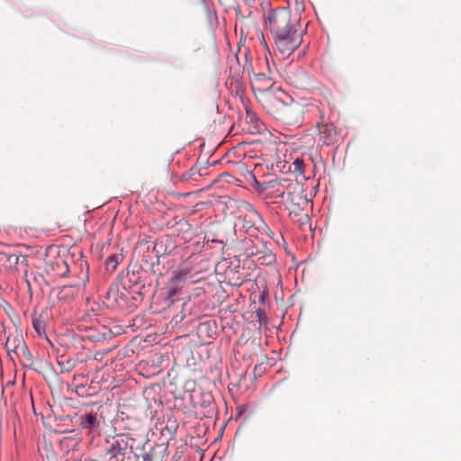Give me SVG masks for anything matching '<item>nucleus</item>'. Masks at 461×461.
<instances>
[{"label": "nucleus", "instance_id": "nucleus-21", "mask_svg": "<svg viewBox=\"0 0 461 461\" xmlns=\"http://www.w3.org/2000/svg\"><path fill=\"white\" fill-rule=\"evenodd\" d=\"M203 327H205V324H204V323H202V324L200 325V329H203Z\"/></svg>", "mask_w": 461, "mask_h": 461}, {"label": "nucleus", "instance_id": "nucleus-1", "mask_svg": "<svg viewBox=\"0 0 461 461\" xmlns=\"http://www.w3.org/2000/svg\"><path fill=\"white\" fill-rule=\"evenodd\" d=\"M267 23L274 36L275 44L284 58L289 57L302 43V32H299V18L287 8L270 11Z\"/></svg>", "mask_w": 461, "mask_h": 461}, {"label": "nucleus", "instance_id": "nucleus-12", "mask_svg": "<svg viewBox=\"0 0 461 461\" xmlns=\"http://www.w3.org/2000/svg\"><path fill=\"white\" fill-rule=\"evenodd\" d=\"M32 326L38 336L46 338L45 321L41 315L32 316Z\"/></svg>", "mask_w": 461, "mask_h": 461}, {"label": "nucleus", "instance_id": "nucleus-7", "mask_svg": "<svg viewBox=\"0 0 461 461\" xmlns=\"http://www.w3.org/2000/svg\"><path fill=\"white\" fill-rule=\"evenodd\" d=\"M173 233L184 243L193 240L195 235L192 225L186 221H179L176 222L173 228Z\"/></svg>", "mask_w": 461, "mask_h": 461}, {"label": "nucleus", "instance_id": "nucleus-2", "mask_svg": "<svg viewBox=\"0 0 461 461\" xmlns=\"http://www.w3.org/2000/svg\"><path fill=\"white\" fill-rule=\"evenodd\" d=\"M127 434H118L106 438V446L102 455L103 461H127L132 453Z\"/></svg>", "mask_w": 461, "mask_h": 461}, {"label": "nucleus", "instance_id": "nucleus-11", "mask_svg": "<svg viewBox=\"0 0 461 461\" xmlns=\"http://www.w3.org/2000/svg\"><path fill=\"white\" fill-rule=\"evenodd\" d=\"M78 287L74 285H64L57 293V298L62 303H69L78 294Z\"/></svg>", "mask_w": 461, "mask_h": 461}, {"label": "nucleus", "instance_id": "nucleus-18", "mask_svg": "<svg viewBox=\"0 0 461 461\" xmlns=\"http://www.w3.org/2000/svg\"><path fill=\"white\" fill-rule=\"evenodd\" d=\"M114 294V291L113 289H110L108 292H107V298H110L112 296V294Z\"/></svg>", "mask_w": 461, "mask_h": 461}, {"label": "nucleus", "instance_id": "nucleus-9", "mask_svg": "<svg viewBox=\"0 0 461 461\" xmlns=\"http://www.w3.org/2000/svg\"><path fill=\"white\" fill-rule=\"evenodd\" d=\"M220 185H219L218 182H216L212 185H211L206 191L199 190L198 192H195V193H179V194H176V198H177V199L186 198V197H191L193 199H196L199 197L203 198V194L205 193L208 194V195H210V196L217 197L219 199H223L225 197H228L224 194L217 193V188Z\"/></svg>", "mask_w": 461, "mask_h": 461}, {"label": "nucleus", "instance_id": "nucleus-8", "mask_svg": "<svg viewBox=\"0 0 461 461\" xmlns=\"http://www.w3.org/2000/svg\"><path fill=\"white\" fill-rule=\"evenodd\" d=\"M252 217L249 221L244 217L245 227L248 229L247 231L249 235L253 236L257 230L262 229L266 232L269 231V228L262 220L260 214L257 211H252Z\"/></svg>", "mask_w": 461, "mask_h": 461}, {"label": "nucleus", "instance_id": "nucleus-16", "mask_svg": "<svg viewBox=\"0 0 461 461\" xmlns=\"http://www.w3.org/2000/svg\"><path fill=\"white\" fill-rule=\"evenodd\" d=\"M260 264L262 265H271L276 261V257L273 253L267 252L263 255V257L258 258Z\"/></svg>", "mask_w": 461, "mask_h": 461}, {"label": "nucleus", "instance_id": "nucleus-5", "mask_svg": "<svg viewBox=\"0 0 461 461\" xmlns=\"http://www.w3.org/2000/svg\"><path fill=\"white\" fill-rule=\"evenodd\" d=\"M247 184L262 198H268L272 191L279 185L277 181L259 182L254 173L248 172L245 176Z\"/></svg>", "mask_w": 461, "mask_h": 461}, {"label": "nucleus", "instance_id": "nucleus-19", "mask_svg": "<svg viewBox=\"0 0 461 461\" xmlns=\"http://www.w3.org/2000/svg\"><path fill=\"white\" fill-rule=\"evenodd\" d=\"M261 41H262V43H263L266 47H267V42H266V41H265V38H264L263 36H262V40H261Z\"/></svg>", "mask_w": 461, "mask_h": 461}, {"label": "nucleus", "instance_id": "nucleus-3", "mask_svg": "<svg viewBox=\"0 0 461 461\" xmlns=\"http://www.w3.org/2000/svg\"><path fill=\"white\" fill-rule=\"evenodd\" d=\"M5 348L9 356L13 353L17 357L22 355L26 359H31V353L23 339V334L17 330L8 335Z\"/></svg>", "mask_w": 461, "mask_h": 461}, {"label": "nucleus", "instance_id": "nucleus-6", "mask_svg": "<svg viewBox=\"0 0 461 461\" xmlns=\"http://www.w3.org/2000/svg\"><path fill=\"white\" fill-rule=\"evenodd\" d=\"M286 210L289 211V216L292 221L299 225H306L310 222V217L307 211L301 207V203H287Z\"/></svg>", "mask_w": 461, "mask_h": 461}, {"label": "nucleus", "instance_id": "nucleus-14", "mask_svg": "<svg viewBox=\"0 0 461 461\" xmlns=\"http://www.w3.org/2000/svg\"><path fill=\"white\" fill-rule=\"evenodd\" d=\"M289 170L299 176L304 177L305 164L302 158H296L289 166Z\"/></svg>", "mask_w": 461, "mask_h": 461}, {"label": "nucleus", "instance_id": "nucleus-13", "mask_svg": "<svg viewBox=\"0 0 461 461\" xmlns=\"http://www.w3.org/2000/svg\"><path fill=\"white\" fill-rule=\"evenodd\" d=\"M302 113V107L299 104L290 105V106H285L283 110V119L287 121L288 122H292L294 120L293 115L294 114H301Z\"/></svg>", "mask_w": 461, "mask_h": 461}, {"label": "nucleus", "instance_id": "nucleus-20", "mask_svg": "<svg viewBox=\"0 0 461 461\" xmlns=\"http://www.w3.org/2000/svg\"><path fill=\"white\" fill-rule=\"evenodd\" d=\"M26 282H27V285H28V288L31 290V284L29 283L28 280H26Z\"/></svg>", "mask_w": 461, "mask_h": 461}, {"label": "nucleus", "instance_id": "nucleus-15", "mask_svg": "<svg viewBox=\"0 0 461 461\" xmlns=\"http://www.w3.org/2000/svg\"><path fill=\"white\" fill-rule=\"evenodd\" d=\"M123 256L121 254H113L107 258L105 261V267L107 271H114L119 265V263L122 260Z\"/></svg>", "mask_w": 461, "mask_h": 461}, {"label": "nucleus", "instance_id": "nucleus-17", "mask_svg": "<svg viewBox=\"0 0 461 461\" xmlns=\"http://www.w3.org/2000/svg\"><path fill=\"white\" fill-rule=\"evenodd\" d=\"M54 265L57 267H59V268H65V272L61 273L60 276H64V275H66L68 273V265H67L65 260L59 258V259L55 261ZM51 267H53V264L51 265Z\"/></svg>", "mask_w": 461, "mask_h": 461}, {"label": "nucleus", "instance_id": "nucleus-10", "mask_svg": "<svg viewBox=\"0 0 461 461\" xmlns=\"http://www.w3.org/2000/svg\"><path fill=\"white\" fill-rule=\"evenodd\" d=\"M0 263L6 264L7 267H15L17 265L22 264L25 267L28 265V259L25 255L9 254L6 252H0Z\"/></svg>", "mask_w": 461, "mask_h": 461}, {"label": "nucleus", "instance_id": "nucleus-4", "mask_svg": "<svg viewBox=\"0 0 461 461\" xmlns=\"http://www.w3.org/2000/svg\"><path fill=\"white\" fill-rule=\"evenodd\" d=\"M80 429L85 430L88 436L93 438L101 432V421L96 412H86L78 417Z\"/></svg>", "mask_w": 461, "mask_h": 461}]
</instances>
